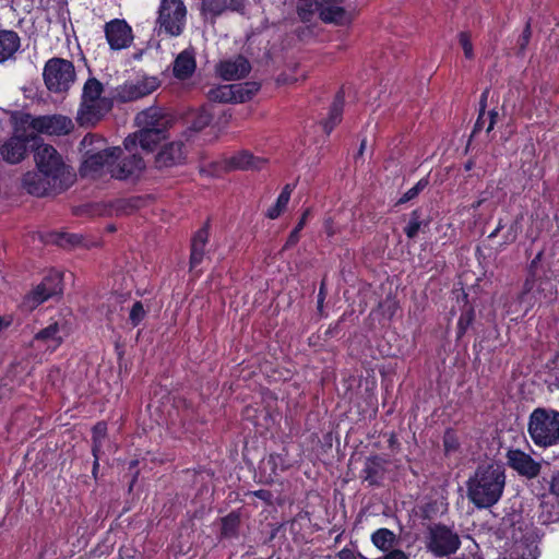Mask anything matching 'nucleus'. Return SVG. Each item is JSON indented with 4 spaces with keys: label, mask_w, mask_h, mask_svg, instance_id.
<instances>
[{
    "label": "nucleus",
    "mask_w": 559,
    "mask_h": 559,
    "mask_svg": "<svg viewBox=\"0 0 559 559\" xmlns=\"http://www.w3.org/2000/svg\"><path fill=\"white\" fill-rule=\"evenodd\" d=\"M200 14L204 21H210L211 24L216 22L225 11L230 10L238 13H243L246 8V0H200Z\"/></svg>",
    "instance_id": "17"
},
{
    "label": "nucleus",
    "mask_w": 559,
    "mask_h": 559,
    "mask_svg": "<svg viewBox=\"0 0 559 559\" xmlns=\"http://www.w3.org/2000/svg\"><path fill=\"white\" fill-rule=\"evenodd\" d=\"M56 243L60 247H73L81 241V237L76 234L62 233L57 235Z\"/></svg>",
    "instance_id": "43"
},
{
    "label": "nucleus",
    "mask_w": 559,
    "mask_h": 559,
    "mask_svg": "<svg viewBox=\"0 0 559 559\" xmlns=\"http://www.w3.org/2000/svg\"><path fill=\"white\" fill-rule=\"evenodd\" d=\"M309 214H310V209H306L305 212L302 213L298 224L296 225V227L289 234V236L287 238V241L285 243V248L293 247V246H295L298 242V240H299V233L301 231V229L306 225V221H307Z\"/></svg>",
    "instance_id": "39"
},
{
    "label": "nucleus",
    "mask_w": 559,
    "mask_h": 559,
    "mask_svg": "<svg viewBox=\"0 0 559 559\" xmlns=\"http://www.w3.org/2000/svg\"><path fill=\"white\" fill-rule=\"evenodd\" d=\"M236 93V103H243L252 98L253 95L260 90V84L257 82H245L234 84Z\"/></svg>",
    "instance_id": "33"
},
{
    "label": "nucleus",
    "mask_w": 559,
    "mask_h": 559,
    "mask_svg": "<svg viewBox=\"0 0 559 559\" xmlns=\"http://www.w3.org/2000/svg\"><path fill=\"white\" fill-rule=\"evenodd\" d=\"M324 231L329 237H333L337 233V229L334 227V223L331 217L324 221Z\"/></svg>",
    "instance_id": "49"
},
{
    "label": "nucleus",
    "mask_w": 559,
    "mask_h": 559,
    "mask_svg": "<svg viewBox=\"0 0 559 559\" xmlns=\"http://www.w3.org/2000/svg\"><path fill=\"white\" fill-rule=\"evenodd\" d=\"M209 228L210 223L206 222L205 225L200 228L192 238L191 243V254H190V267H197L203 260L204 257V248L209 240Z\"/></svg>",
    "instance_id": "25"
},
{
    "label": "nucleus",
    "mask_w": 559,
    "mask_h": 559,
    "mask_svg": "<svg viewBox=\"0 0 559 559\" xmlns=\"http://www.w3.org/2000/svg\"><path fill=\"white\" fill-rule=\"evenodd\" d=\"M366 148V140H362L358 150V153L356 155V158L360 157L364 154V151Z\"/></svg>",
    "instance_id": "61"
},
{
    "label": "nucleus",
    "mask_w": 559,
    "mask_h": 559,
    "mask_svg": "<svg viewBox=\"0 0 559 559\" xmlns=\"http://www.w3.org/2000/svg\"><path fill=\"white\" fill-rule=\"evenodd\" d=\"M484 115L485 114L479 112L478 118L476 120V123L474 126L473 132H472V136H474L476 133H478L483 129V127H484Z\"/></svg>",
    "instance_id": "54"
},
{
    "label": "nucleus",
    "mask_w": 559,
    "mask_h": 559,
    "mask_svg": "<svg viewBox=\"0 0 559 559\" xmlns=\"http://www.w3.org/2000/svg\"><path fill=\"white\" fill-rule=\"evenodd\" d=\"M543 251H539L528 265V275L524 282V292L530 293L536 283L542 285L545 282L551 281L556 274L549 265H544L542 262Z\"/></svg>",
    "instance_id": "20"
},
{
    "label": "nucleus",
    "mask_w": 559,
    "mask_h": 559,
    "mask_svg": "<svg viewBox=\"0 0 559 559\" xmlns=\"http://www.w3.org/2000/svg\"><path fill=\"white\" fill-rule=\"evenodd\" d=\"M371 543L382 552L395 548L399 544V537L389 528H379L371 534Z\"/></svg>",
    "instance_id": "29"
},
{
    "label": "nucleus",
    "mask_w": 559,
    "mask_h": 559,
    "mask_svg": "<svg viewBox=\"0 0 559 559\" xmlns=\"http://www.w3.org/2000/svg\"><path fill=\"white\" fill-rule=\"evenodd\" d=\"M273 206L278 211L280 214H282V212L285 210L284 207H282L281 205H278L276 203Z\"/></svg>",
    "instance_id": "63"
},
{
    "label": "nucleus",
    "mask_w": 559,
    "mask_h": 559,
    "mask_svg": "<svg viewBox=\"0 0 559 559\" xmlns=\"http://www.w3.org/2000/svg\"><path fill=\"white\" fill-rule=\"evenodd\" d=\"M281 214L278 213V211L272 206L267 210V213H266V216L271 219H275L280 216Z\"/></svg>",
    "instance_id": "58"
},
{
    "label": "nucleus",
    "mask_w": 559,
    "mask_h": 559,
    "mask_svg": "<svg viewBox=\"0 0 559 559\" xmlns=\"http://www.w3.org/2000/svg\"><path fill=\"white\" fill-rule=\"evenodd\" d=\"M59 333L60 326L56 322L36 333L35 340L51 343V345L49 344L48 347L57 348L63 341Z\"/></svg>",
    "instance_id": "32"
},
{
    "label": "nucleus",
    "mask_w": 559,
    "mask_h": 559,
    "mask_svg": "<svg viewBox=\"0 0 559 559\" xmlns=\"http://www.w3.org/2000/svg\"><path fill=\"white\" fill-rule=\"evenodd\" d=\"M473 166H474L473 160H468V162L465 164V169H466V170H471V169L473 168Z\"/></svg>",
    "instance_id": "62"
},
{
    "label": "nucleus",
    "mask_w": 559,
    "mask_h": 559,
    "mask_svg": "<svg viewBox=\"0 0 559 559\" xmlns=\"http://www.w3.org/2000/svg\"><path fill=\"white\" fill-rule=\"evenodd\" d=\"M319 16L325 23L344 25L349 22V15L345 9L337 4L319 8Z\"/></svg>",
    "instance_id": "30"
},
{
    "label": "nucleus",
    "mask_w": 559,
    "mask_h": 559,
    "mask_svg": "<svg viewBox=\"0 0 559 559\" xmlns=\"http://www.w3.org/2000/svg\"><path fill=\"white\" fill-rule=\"evenodd\" d=\"M195 67L194 51L185 49L175 59L173 72L177 79L186 80L193 74Z\"/></svg>",
    "instance_id": "24"
},
{
    "label": "nucleus",
    "mask_w": 559,
    "mask_h": 559,
    "mask_svg": "<svg viewBox=\"0 0 559 559\" xmlns=\"http://www.w3.org/2000/svg\"><path fill=\"white\" fill-rule=\"evenodd\" d=\"M498 116H499L498 111H496L495 109L489 111V124L487 127V132L488 133L493 129Z\"/></svg>",
    "instance_id": "55"
},
{
    "label": "nucleus",
    "mask_w": 559,
    "mask_h": 559,
    "mask_svg": "<svg viewBox=\"0 0 559 559\" xmlns=\"http://www.w3.org/2000/svg\"><path fill=\"white\" fill-rule=\"evenodd\" d=\"M145 168V163L143 158L136 153V151L128 152V155L120 157L112 163V168H110V176L118 180H133L139 178L143 169Z\"/></svg>",
    "instance_id": "12"
},
{
    "label": "nucleus",
    "mask_w": 559,
    "mask_h": 559,
    "mask_svg": "<svg viewBox=\"0 0 559 559\" xmlns=\"http://www.w3.org/2000/svg\"><path fill=\"white\" fill-rule=\"evenodd\" d=\"M386 461L379 456L373 455L366 459L362 469V479L369 486H378L384 477Z\"/></svg>",
    "instance_id": "23"
},
{
    "label": "nucleus",
    "mask_w": 559,
    "mask_h": 559,
    "mask_svg": "<svg viewBox=\"0 0 559 559\" xmlns=\"http://www.w3.org/2000/svg\"><path fill=\"white\" fill-rule=\"evenodd\" d=\"M173 118L160 107H150L135 117V123L139 130L167 132Z\"/></svg>",
    "instance_id": "14"
},
{
    "label": "nucleus",
    "mask_w": 559,
    "mask_h": 559,
    "mask_svg": "<svg viewBox=\"0 0 559 559\" xmlns=\"http://www.w3.org/2000/svg\"><path fill=\"white\" fill-rule=\"evenodd\" d=\"M506 460L509 467L527 479L537 477L542 469L539 462L520 449H509Z\"/></svg>",
    "instance_id": "13"
},
{
    "label": "nucleus",
    "mask_w": 559,
    "mask_h": 559,
    "mask_svg": "<svg viewBox=\"0 0 559 559\" xmlns=\"http://www.w3.org/2000/svg\"><path fill=\"white\" fill-rule=\"evenodd\" d=\"M105 35L112 50L128 48L133 41L132 28L124 20L115 19L106 23Z\"/></svg>",
    "instance_id": "16"
},
{
    "label": "nucleus",
    "mask_w": 559,
    "mask_h": 559,
    "mask_svg": "<svg viewBox=\"0 0 559 559\" xmlns=\"http://www.w3.org/2000/svg\"><path fill=\"white\" fill-rule=\"evenodd\" d=\"M378 559H409V555L399 548L384 551V555Z\"/></svg>",
    "instance_id": "47"
},
{
    "label": "nucleus",
    "mask_w": 559,
    "mask_h": 559,
    "mask_svg": "<svg viewBox=\"0 0 559 559\" xmlns=\"http://www.w3.org/2000/svg\"><path fill=\"white\" fill-rule=\"evenodd\" d=\"M21 39L14 31H0V62L12 58L20 48Z\"/></svg>",
    "instance_id": "27"
},
{
    "label": "nucleus",
    "mask_w": 559,
    "mask_h": 559,
    "mask_svg": "<svg viewBox=\"0 0 559 559\" xmlns=\"http://www.w3.org/2000/svg\"><path fill=\"white\" fill-rule=\"evenodd\" d=\"M506 486V469L499 463L478 465L466 483L467 498L478 509L495 506Z\"/></svg>",
    "instance_id": "1"
},
{
    "label": "nucleus",
    "mask_w": 559,
    "mask_h": 559,
    "mask_svg": "<svg viewBox=\"0 0 559 559\" xmlns=\"http://www.w3.org/2000/svg\"><path fill=\"white\" fill-rule=\"evenodd\" d=\"M421 213L419 210H415L411 214V218L406 227L404 228V233L409 239H414L420 229L421 226Z\"/></svg>",
    "instance_id": "37"
},
{
    "label": "nucleus",
    "mask_w": 559,
    "mask_h": 559,
    "mask_svg": "<svg viewBox=\"0 0 559 559\" xmlns=\"http://www.w3.org/2000/svg\"><path fill=\"white\" fill-rule=\"evenodd\" d=\"M212 119L213 117L211 112H209L206 109H201L193 117V120L191 122V129H193L194 131H201L211 123Z\"/></svg>",
    "instance_id": "41"
},
{
    "label": "nucleus",
    "mask_w": 559,
    "mask_h": 559,
    "mask_svg": "<svg viewBox=\"0 0 559 559\" xmlns=\"http://www.w3.org/2000/svg\"><path fill=\"white\" fill-rule=\"evenodd\" d=\"M22 187L23 189L35 197H48V195H57L66 191L62 186L53 185L52 180H50L44 173L38 169L27 171L22 177Z\"/></svg>",
    "instance_id": "11"
},
{
    "label": "nucleus",
    "mask_w": 559,
    "mask_h": 559,
    "mask_svg": "<svg viewBox=\"0 0 559 559\" xmlns=\"http://www.w3.org/2000/svg\"><path fill=\"white\" fill-rule=\"evenodd\" d=\"M27 139L12 136L0 146V155L9 164L22 162L27 153Z\"/></svg>",
    "instance_id": "22"
},
{
    "label": "nucleus",
    "mask_w": 559,
    "mask_h": 559,
    "mask_svg": "<svg viewBox=\"0 0 559 559\" xmlns=\"http://www.w3.org/2000/svg\"><path fill=\"white\" fill-rule=\"evenodd\" d=\"M460 537L450 527L436 524L429 528L428 549L436 556L454 554L460 547Z\"/></svg>",
    "instance_id": "9"
},
{
    "label": "nucleus",
    "mask_w": 559,
    "mask_h": 559,
    "mask_svg": "<svg viewBox=\"0 0 559 559\" xmlns=\"http://www.w3.org/2000/svg\"><path fill=\"white\" fill-rule=\"evenodd\" d=\"M428 186V179H420L413 188L407 190L396 202V205L404 204L415 199L426 187Z\"/></svg>",
    "instance_id": "40"
},
{
    "label": "nucleus",
    "mask_w": 559,
    "mask_h": 559,
    "mask_svg": "<svg viewBox=\"0 0 559 559\" xmlns=\"http://www.w3.org/2000/svg\"><path fill=\"white\" fill-rule=\"evenodd\" d=\"M550 492L559 497V473L554 474L551 477Z\"/></svg>",
    "instance_id": "51"
},
{
    "label": "nucleus",
    "mask_w": 559,
    "mask_h": 559,
    "mask_svg": "<svg viewBox=\"0 0 559 559\" xmlns=\"http://www.w3.org/2000/svg\"><path fill=\"white\" fill-rule=\"evenodd\" d=\"M516 224H512L508 230V233L504 235V243H512L516 239Z\"/></svg>",
    "instance_id": "50"
},
{
    "label": "nucleus",
    "mask_w": 559,
    "mask_h": 559,
    "mask_svg": "<svg viewBox=\"0 0 559 559\" xmlns=\"http://www.w3.org/2000/svg\"><path fill=\"white\" fill-rule=\"evenodd\" d=\"M43 75L50 92L62 93L74 82L75 70L71 61L52 58L46 62Z\"/></svg>",
    "instance_id": "7"
},
{
    "label": "nucleus",
    "mask_w": 559,
    "mask_h": 559,
    "mask_svg": "<svg viewBox=\"0 0 559 559\" xmlns=\"http://www.w3.org/2000/svg\"><path fill=\"white\" fill-rule=\"evenodd\" d=\"M34 148V162L36 169L44 173L53 185L62 186L69 189L75 181V174L72 168L67 165L60 153L50 144L37 143Z\"/></svg>",
    "instance_id": "2"
},
{
    "label": "nucleus",
    "mask_w": 559,
    "mask_h": 559,
    "mask_svg": "<svg viewBox=\"0 0 559 559\" xmlns=\"http://www.w3.org/2000/svg\"><path fill=\"white\" fill-rule=\"evenodd\" d=\"M266 163V159L255 157L248 151H241L228 159V166L231 169L259 170Z\"/></svg>",
    "instance_id": "26"
},
{
    "label": "nucleus",
    "mask_w": 559,
    "mask_h": 559,
    "mask_svg": "<svg viewBox=\"0 0 559 559\" xmlns=\"http://www.w3.org/2000/svg\"><path fill=\"white\" fill-rule=\"evenodd\" d=\"M292 191H293V187L290 185H286L281 194L278 195L277 200H276V204L281 205L282 207L286 209L288 202H289V199H290V194H292Z\"/></svg>",
    "instance_id": "46"
},
{
    "label": "nucleus",
    "mask_w": 559,
    "mask_h": 559,
    "mask_svg": "<svg viewBox=\"0 0 559 559\" xmlns=\"http://www.w3.org/2000/svg\"><path fill=\"white\" fill-rule=\"evenodd\" d=\"M62 274L52 272L24 298L23 306L32 310L50 297L62 294Z\"/></svg>",
    "instance_id": "10"
},
{
    "label": "nucleus",
    "mask_w": 559,
    "mask_h": 559,
    "mask_svg": "<svg viewBox=\"0 0 559 559\" xmlns=\"http://www.w3.org/2000/svg\"><path fill=\"white\" fill-rule=\"evenodd\" d=\"M343 0H316V3L319 8L321 7H325V5H331V4H334V3H338V2H342Z\"/></svg>",
    "instance_id": "57"
},
{
    "label": "nucleus",
    "mask_w": 559,
    "mask_h": 559,
    "mask_svg": "<svg viewBox=\"0 0 559 559\" xmlns=\"http://www.w3.org/2000/svg\"><path fill=\"white\" fill-rule=\"evenodd\" d=\"M443 448L445 455L455 453L460 449V440L452 429H447L443 435Z\"/></svg>",
    "instance_id": "38"
},
{
    "label": "nucleus",
    "mask_w": 559,
    "mask_h": 559,
    "mask_svg": "<svg viewBox=\"0 0 559 559\" xmlns=\"http://www.w3.org/2000/svg\"><path fill=\"white\" fill-rule=\"evenodd\" d=\"M23 122L38 133L57 136L69 134L74 128L72 120L62 115H25Z\"/></svg>",
    "instance_id": "8"
},
{
    "label": "nucleus",
    "mask_w": 559,
    "mask_h": 559,
    "mask_svg": "<svg viewBox=\"0 0 559 559\" xmlns=\"http://www.w3.org/2000/svg\"><path fill=\"white\" fill-rule=\"evenodd\" d=\"M474 317H475V312H474L473 308H467L466 310H464L461 313V316L459 318V322H457V332H456L457 340H460L466 333V331L468 330V328L472 325V323L474 321Z\"/></svg>",
    "instance_id": "35"
},
{
    "label": "nucleus",
    "mask_w": 559,
    "mask_h": 559,
    "mask_svg": "<svg viewBox=\"0 0 559 559\" xmlns=\"http://www.w3.org/2000/svg\"><path fill=\"white\" fill-rule=\"evenodd\" d=\"M136 465H138V461H131L129 468L132 469V468L136 467Z\"/></svg>",
    "instance_id": "64"
},
{
    "label": "nucleus",
    "mask_w": 559,
    "mask_h": 559,
    "mask_svg": "<svg viewBox=\"0 0 559 559\" xmlns=\"http://www.w3.org/2000/svg\"><path fill=\"white\" fill-rule=\"evenodd\" d=\"M250 495L263 500L264 502H266V504H272V502H273L272 501L273 495L270 490L260 489V490L250 492Z\"/></svg>",
    "instance_id": "48"
},
{
    "label": "nucleus",
    "mask_w": 559,
    "mask_h": 559,
    "mask_svg": "<svg viewBox=\"0 0 559 559\" xmlns=\"http://www.w3.org/2000/svg\"><path fill=\"white\" fill-rule=\"evenodd\" d=\"M157 13L158 34L171 37L182 34L187 21V8L182 0H162Z\"/></svg>",
    "instance_id": "6"
},
{
    "label": "nucleus",
    "mask_w": 559,
    "mask_h": 559,
    "mask_svg": "<svg viewBox=\"0 0 559 559\" xmlns=\"http://www.w3.org/2000/svg\"><path fill=\"white\" fill-rule=\"evenodd\" d=\"M324 292H323V284L321 285V288H320V292H319V295H318V308L321 309L322 306H323V300H324Z\"/></svg>",
    "instance_id": "59"
},
{
    "label": "nucleus",
    "mask_w": 559,
    "mask_h": 559,
    "mask_svg": "<svg viewBox=\"0 0 559 559\" xmlns=\"http://www.w3.org/2000/svg\"><path fill=\"white\" fill-rule=\"evenodd\" d=\"M503 228H504V224L502 223V219H500V221H499V223H498V225H497V227L493 229V231H492V233H490V234H489V236H488V237H489L490 239H492V238L497 237V236H498V234L500 233V230H501V229H503Z\"/></svg>",
    "instance_id": "56"
},
{
    "label": "nucleus",
    "mask_w": 559,
    "mask_h": 559,
    "mask_svg": "<svg viewBox=\"0 0 559 559\" xmlns=\"http://www.w3.org/2000/svg\"><path fill=\"white\" fill-rule=\"evenodd\" d=\"M345 103V94L343 90H340L335 95L334 102L331 106L329 117L323 122V129L329 134L332 132L335 126L342 120L343 109Z\"/></svg>",
    "instance_id": "28"
},
{
    "label": "nucleus",
    "mask_w": 559,
    "mask_h": 559,
    "mask_svg": "<svg viewBox=\"0 0 559 559\" xmlns=\"http://www.w3.org/2000/svg\"><path fill=\"white\" fill-rule=\"evenodd\" d=\"M459 41L463 48L464 56L467 59H472L474 57V51H473L471 35L466 32H461L459 34Z\"/></svg>",
    "instance_id": "45"
},
{
    "label": "nucleus",
    "mask_w": 559,
    "mask_h": 559,
    "mask_svg": "<svg viewBox=\"0 0 559 559\" xmlns=\"http://www.w3.org/2000/svg\"><path fill=\"white\" fill-rule=\"evenodd\" d=\"M527 431L537 447L559 444V412L552 408H535L528 417Z\"/></svg>",
    "instance_id": "4"
},
{
    "label": "nucleus",
    "mask_w": 559,
    "mask_h": 559,
    "mask_svg": "<svg viewBox=\"0 0 559 559\" xmlns=\"http://www.w3.org/2000/svg\"><path fill=\"white\" fill-rule=\"evenodd\" d=\"M250 70V62L241 55L221 61L217 66V72L226 81L240 80L245 78Z\"/></svg>",
    "instance_id": "21"
},
{
    "label": "nucleus",
    "mask_w": 559,
    "mask_h": 559,
    "mask_svg": "<svg viewBox=\"0 0 559 559\" xmlns=\"http://www.w3.org/2000/svg\"><path fill=\"white\" fill-rule=\"evenodd\" d=\"M103 84L95 78L88 79L83 87L82 103L79 110L81 124H94L99 121L111 108L107 98H102Z\"/></svg>",
    "instance_id": "5"
},
{
    "label": "nucleus",
    "mask_w": 559,
    "mask_h": 559,
    "mask_svg": "<svg viewBox=\"0 0 559 559\" xmlns=\"http://www.w3.org/2000/svg\"><path fill=\"white\" fill-rule=\"evenodd\" d=\"M145 317V310L141 301H135L130 310V321L136 326Z\"/></svg>",
    "instance_id": "44"
},
{
    "label": "nucleus",
    "mask_w": 559,
    "mask_h": 559,
    "mask_svg": "<svg viewBox=\"0 0 559 559\" xmlns=\"http://www.w3.org/2000/svg\"><path fill=\"white\" fill-rule=\"evenodd\" d=\"M207 98L215 103H236L234 84L219 85L207 92Z\"/></svg>",
    "instance_id": "31"
},
{
    "label": "nucleus",
    "mask_w": 559,
    "mask_h": 559,
    "mask_svg": "<svg viewBox=\"0 0 559 559\" xmlns=\"http://www.w3.org/2000/svg\"><path fill=\"white\" fill-rule=\"evenodd\" d=\"M81 151L84 157L81 166V174L83 176L97 175L105 168L110 174L112 163L123 154V151L118 146L105 147V141L93 134H87L83 138Z\"/></svg>",
    "instance_id": "3"
},
{
    "label": "nucleus",
    "mask_w": 559,
    "mask_h": 559,
    "mask_svg": "<svg viewBox=\"0 0 559 559\" xmlns=\"http://www.w3.org/2000/svg\"><path fill=\"white\" fill-rule=\"evenodd\" d=\"M107 426L105 423H97L93 427V447L92 453H100L102 452V442L106 437Z\"/></svg>",
    "instance_id": "36"
},
{
    "label": "nucleus",
    "mask_w": 559,
    "mask_h": 559,
    "mask_svg": "<svg viewBox=\"0 0 559 559\" xmlns=\"http://www.w3.org/2000/svg\"><path fill=\"white\" fill-rule=\"evenodd\" d=\"M337 557H338V559H356V554L354 550H352L349 548H343L337 554Z\"/></svg>",
    "instance_id": "52"
},
{
    "label": "nucleus",
    "mask_w": 559,
    "mask_h": 559,
    "mask_svg": "<svg viewBox=\"0 0 559 559\" xmlns=\"http://www.w3.org/2000/svg\"><path fill=\"white\" fill-rule=\"evenodd\" d=\"M95 460H94V464H93V475L96 476V471L98 469L99 467V463H98V460H99V453H96V454H93Z\"/></svg>",
    "instance_id": "60"
},
{
    "label": "nucleus",
    "mask_w": 559,
    "mask_h": 559,
    "mask_svg": "<svg viewBox=\"0 0 559 559\" xmlns=\"http://www.w3.org/2000/svg\"><path fill=\"white\" fill-rule=\"evenodd\" d=\"M532 36V28L530 21L526 23L521 36L518 39L516 47H518V55L523 56L525 52V49L531 40Z\"/></svg>",
    "instance_id": "42"
},
{
    "label": "nucleus",
    "mask_w": 559,
    "mask_h": 559,
    "mask_svg": "<svg viewBox=\"0 0 559 559\" xmlns=\"http://www.w3.org/2000/svg\"><path fill=\"white\" fill-rule=\"evenodd\" d=\"M166 133L167 132L139 130L124 139V150L127 152L136 151L138 145H140L143 151L152 152L154 147L166 138Z\"/></svg>",
    "instance_id": "19"
},
{
    "label": "nucleus",
    "mask_w": 559,
    "mask_h": 559,
    "mask_svg": "<svg viewBox=\"0 0 559 559\" xmlns=\"http://www.w3.org/2000/svg\"><path fill=\"white\" fill-rule=\"evenodd\" d=\"M488 95H489V90L486 88L483 92V94L480 96V100H479V112H481V114H485V110H486V107H487Z\"/></svg>",
    "instance_id": "53"
},
{
    "label": "nucleus",
    "mask_w": 559,
    "mask_h": 559,
    "mask_svg": "<svg viewBox=\"0 0 559 559\" xmlns=\"http://www.w3.org/2000/svg\"><path fill=\"white\" fill-rule=\"evenodd\" d=\"M240 524L239 515L235 512L229 513L225 518L222 519V528L221 535L224 538H233L238 534V528Z\"/></svg>",
    "instance_id": "34"
},
{
    "label": "nucleus",
    "mask_w": 559,
    "mask_h": 559,
    "mask_svg": "<svg viewBox=\"0 0 559 559\" xmlns=\"http://www.w3.org/2000/svg\"><path fill=\"white\" fill-rule=\"evenodd\" d=\"M157 86L156 78L130 81L117 87L115 97L121 103L133 102L153 93Z\"/></svg>",
    "instance_id": "15"
},
{
    "label": "nucleus",
    "mask_w": 559,
    "mask_h": 559,
    "mask_svg": "<svg viewBox=\"0 0 559 559\" xmlns=\"http://www.w3.org/2000/svg\"><path fill=\"white\" fill-rule=\"evenodd\" d=\"M187 152L183 142L173 141L165 144L155 155V167L167 169L185 164Z\"/></svg>",
    "instance_id": "18"
}]
</instances>
